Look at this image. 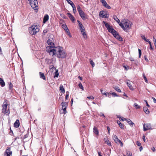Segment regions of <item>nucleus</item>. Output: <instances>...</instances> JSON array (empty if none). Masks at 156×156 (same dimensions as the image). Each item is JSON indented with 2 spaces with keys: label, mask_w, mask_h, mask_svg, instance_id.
Here are the masks:
<instances>
[{
  "label": "nucleus",
  "mask_w": 156,
  "mask_h": 156,
  "mask_svg": "<svg viewBox=\"0 0 156 156\" xmlns=\"http://www.w3.org/2000/svg\"><path fill=\"white\" fill-rule=\"evenodd\" d=\"M142 139L144 140V142H145V140H145V136L144 135L143 137H142Z\"/></svg>",
  "instance_id": "obj_60"
},
{
  "label": "nucleus",
  "mask_w": 156,
  "mask_h": 156,
  "mask_svg": "<svg viewBox=\"0 0 156 156\" xmlns=\"http://www.w3.org/2000/svg\"><path fill=\"white\" fill-rule=\"evenodd\" d=\"M61 105H62V107H64V106L67 107L68 105V104L67 103H66V102H62L61 103Z\"/></svg>",
  "instance_id": "obj_39"
},
{
  "label": "nucleus",
  "mask_w": 156,
  "mask_h": 156,
  "mask_svg": "<svg viewBox=\"0 0 156 156\" xmlns=\"http://www.w3.org/2000/svg\"><path fill=\"white\" fill-rule=\"evenodd\" d=\"M109 17V15L107 12H105V13L103 16V18H108Z\"/></svg>",
  "instance_id": "obj_34"
},
{
  "label": "nucleus",
  "mask_w": 156,
  "mask_h": 156,
  "mask_svg": "<svg viewBox=\"0 0 156 156\" xmlns=\"http://www.w3.org/2000/svg\"><path fill=\"white\" fill-rule=\"evenodd\" d=\"M79 13L80 16L83 20H84L87 18L86 15L83 11L80 12Z\"/></svg>",
  "instance_id": "obj_13"
},
{
  "label": "nucleus",
  "mask_w": 156,
  "mask_h": 156,
  "mask_svg": "<svg viewBox=\"0 0 156 156\" xmlns=\"http://www.w3.org/2000/svg\"><path fill=\"white\" fill-rule=\"evenodd\" d=\"M14 126L15 128H18L20 126L19 121L18 119H17L15 121L14 124Z\"/></svg>",
  "instance_id": "obj_18"
},
{
  "label": "nucleus",
  "mask_w": 156,
  "mask_h": 156,
  "mask_svg": "<svg viewBox=\"0 0 156 156\" xmlns=\"http://www.w3.org/2000/svg\"><path fill=\"white\" fill-rule=\"evenodd\" d=\"M90 62L93 67L94 66H95L94 63V62H93V61L92 60H91V59H90Z\"/></svg>",
  "instance_id": "obj_38"
},
{
  "label": "nucleus",
  "mask_w": 156,
  "mask_h": 156,
  "mask_svg": "<svg viewBox=\"0 0 156 156\" xmlns=\"http://www.w3.org/2000/svg\"><path fill=\"white\" fill-rule=\"evenodd\" d=\"M136 144L138 146H140L141 145V144L138 141L136 142Z\"/></svg>",
  "instance_id": "obj_49"
},
{
  "label": "nucleus",
  "mask_w": 156,
  "mask_h": 156,
  "mask_svg": "<svg viewBox=\"0 0 156 156\" xmlns=\"http://www.w3.org/2000/svg\"><path fill=\"white\" fill-rule=\"evenodd\" d=\"M99 116H101V117L102 116L103 117H105V115H104V114L102 112H100V113Z\"/></svg>",
  "instance_id": "obj_50"
},
{
  "label": "nucleus",
  "mask_w": 156,
  "mask_h": 156,
  "mask_svg": "<svg viewBox=\"0 0 156 156\" xmlns=\"http://www.w3.org/2000/svg\"><path fill=\"white\" fill-rule=\"evenodd\" d=\"M56 51L57 52V56L58 58H64L66 57L67 54L62 48L60 46L56 47Z\"/></svg>",
  "instance_id": "obj_3"
},
{
  "label": "nucleus",
  "mask_w": 156,
  "mask_h": 156,
  "mask_svg": "<svg viewBox=\"0 0 156 156\" xmlns=\"http://www.w3.org/2000/svg\"><path fill=\"white\" fill-rule=\"evenodd\" d=\"M69 92L68 91H66L65 98L66 100H67L69 96Z\"/></svg>",
  "instance_id": "obj_42"
},
{
  "label": "nucleus",
  "mask_w": 156,
  "mask_h": 156,
  "mask_svg": "<svg viewBox=\"0 0 156 156\" xmlns=\"http://www.w3.org/2000/svg\"><path fill=\"white\" fill-rule=\"evenodd\" d=\"M40 77L41 78L46 80V78L45 76L44 73L41 72H39Z\"/></svg>",
  "instance_id": "obj_24"
},
{
  "label": "nucleus",
  "mask_w": 156,
  "mask_h": 156,
  "mask_svg": "<svg viewBox=\"0 0 156 156\" xmlns=\"http://www.w3.org/2000/svg\"><path fill=\"white\" fill-rule=\"evenodd\" d=\"M141 37L143 39H144V40L146 38V37H145V36L144 35H141Z\"/></svg>",
  "instance_id": "obj_57"
},
{
  "label": "nucleus",
  "mask_w": 156,
  "mask_h": 156,
  "mask_svg": "<svg viewBox=\"0 0 156 156\" xmlns=\"http://www.w3.org/2000/svg\"><path fill=\"white\" fill-rule=\"evenodd\" d=\"M144 130L145 131L151 129V125L150 123L144 124H143Z\"/></svg>",
  "instance_id": "obj_9"
},
{
  "label": "nucleus",
  "mask_w": 156,
  "mask_h": 156,
  "mask_svg": "<svg viewBox=\"0 0 156 156\" xmlns=\"http://www.w3.org/2000/svg\"><path fill=\"white\" fill-rule=\"evenodd\" d=\"M143 147L142 146H140V151H141L143 150Z\"/></svg>",
  "instance_id": "obj_62"
},
{
  "label": "nucleus",
  "mask_w": 156,
  "mask_h": 156,
  "mask_svg": "<svg viewBox=\"0 0 156 156\" xmlns=\"http://www.w3.org/2000/svg\"><path fill=\"white\" fill-rule=\"evenodd\" d=\"M93 132L97 135H98L99 134V131L97 128L94 126L93 128Z\"/></svg>",
  "instance_id": "obj_20"
},
{
  "label": "nucleus",
  "mask_w": 156,
  "mask_h": 156,
  "mask_svg": "<svg viewBox=\"0 0 156 156\" xmlns=\"http://www.w3.org/2000/svg\"><path fill=\"white\" fill-rule=\"evenodd\" d=\"M12 154L11 147H8L4 152V156H12Z\"/></svg>",
  "instance_id": "obj_8"
},
{
  "label": "nucleus",
  "mask_w": 156,
  "mask_h": 156,
  "mask_svg": "<svg viewBox=\"0 0 156 156\" xmlns=\"http://www.w3.org/2000/svg\"><path fill=\"white\" fill-rule=\"evenodd\" d=\"M125 121H126L129 124V125L131 126H134V124L133 123L132 121L129 119H127L126 118H124Z\"/></svg>",
  "instance_id": "obj_15"
},
{
  "label": "nucleus",
  "mask_w": 156,
  "mask_h": 156,
  "mask_svg": "<svg viewBox=\"0 0 156 156\" xmlns=\"http://www.w3.org/2000/svg\"><path fill=\"white\" fill-rule=\"evenodd\" d=\"M77 10L79 13L80 12L83 11V10H82L80 7L79 5H78L77 6Z\"/></svg>",
  "instance_id": "obj_35"
},
{
  "label": "nucleus",
  "mask_w": 156,
  "mask_h": 156,
  "mask_svg": "<svg viewBox=\"0 0 156 156\" xmlns=\"http://www.w3.org/2000/svg\"><path fill=\"white\" fill-rule=\"evenodd\" d=\"M62 27L64 29V30L70 36V37H71V36L70 35V33L69 30L68 28L67 27L66 25L65 24H63L62 25Z\"/></svg>",
  "instance_id": "obj_12"
},
{
  "label": "nucleus",
  "mask_w": 156,
  "mask_h": 156,
  "mask_svg": "<svg viewBox=\"0 0 156 156\" xmlns=\"http://www.w3.org/2000/svg\"><path fill=\"white\" fill-rule=\"evenodd\" d=\"M129 59L130 61H131L132 62L134 61V59L132 57H129Z\"/></svg>",
  "instance_id": "obj_51"
},
{
  "label": "nucleus",
  "mask_w": 156,
  "mask_h": 156,
  "mask_svg": "<svg viewBox=\"0 0 156 156\" xmlns=\"http://www.w3.org/2000/svg\"><path fill=\"white\" fill-rule=\"evenodd\" d=\"M126 83L130 90H134L133 88L131 85L130 82L129 80H128L127 82Z\"/></svg>",
  "instance_id": "obj_19"
},
{
  "label": "nucleus",
  "mask_w": 156,
  "mask_h": 156,
  "mask_svg": "<svg viewBox=\"0 0 156 156\" xmlns=\"http://www.w3.org/2000/svg\"><path fill=\"white\" fill-rule=\"evenodd\" d=\"M146 42H148L149 44V43H150V42H151L148 39H147V38H145V39L144 40Z\"/></svg>",
  "instance_id": "obj_58"
},
{
  "label": "nucleus",
  "mask_w": 156,
  "mask_h": 156,
  "mask_svg": "<svg viewBox=\"0 0 156 156\" xmlns=\"http://www.w3.org/2000/svg\"><path fill=\"white\" fill-rule=\"evenodd\" d=\"M59 88L60 90L61 91V92L63 93H64L65 92V89L62 85H60Z\"/></svg>",
  "instance_id": "obj_26"
},
{
  "label": "nucleus",
  "mask_w": 156,
  "mask_h": 156,
  "mask_svg": "<svg viewBox=\"0 0 156 156\" xmlns=\"http://www.w3.org/2000/svg\"><path fill=\"white\" fill-rule=\"evenodd\" d=\"M103 6L105 7L106 8L108 9L111 8V7L107 3L105 0H103L102 2H101Z\"/></svg>",
  "instance_id": "obj_14"
},
{
  "label": "nucleus",
  "mask_w": 156,
  "mask_h": 156,
  "mask_svg": "<svg viewBox=\"0 0 156 156\" xmlns=\"http://www.w3.org/2000/svg\"><path fill=\"white\" fill-rule=\"evenodd\" d=\"M55 73V75L54 76V77H57L58 76V74H59L58 70H56Z\"/></svg>",
  "instance_id": "obj_41"
},
{
  "label": "nucleus",
  "mask_w": 156,
  "mask_h": 156,
  "mask_svg": "<svg viewBox=\"0 0 156 156\" xmlns=\"http://www.w3.org/2000/svg\"><path fill=\"white\" fill-rule=\"evenodd\" d=\"M114 89L116 91L120 93L121 92V90L118 87H114Z\"/></svg>",
  "instance_id": "obj_30"
},
{
  "label": "nucleus",
  "mask_w": 156,
  "mask_h": 156,
  "mask_svg": "<svg viewBox=\"0 0 156 156\" xmlns=\"http://www.w3.org/2000/svg\"><path fill=\"white\" fill-rule=\"evenodd\" d=\"M98 154L99 156H102V155H101V152H99V151H98Z\"/></svg>",
  "instance_id": "obj_64"
},
{
  "label": "nucleus",
  "mask_w": 156,
  "mask_h": 156,
  "mask_svg": "<svg viewBox=\"0 0 156 156\" xmlns=\"http://www.w3.org/2000/svg\"><path fill=\"white\" fill-rule=\"evenodd\" d=\"M149 45H150V50H153L154 49V48L152 47L151 44V42H150Z\"/></svg>",
  "instance_id": "obj_47"
},
{
  "label": "nucleus",
  "mask_w": 156,
  "mask_h": 156,
  "mask_svg": "<svg viewBox=\"0 0 156 156\" xmlns=\"http://www.w3.org/2000/svg\"><path fill=\"white\" fill-rule=\"evenodd\" d=\"M77 22L78 23V25L79 26V27L80 30L81 32H83L85 31L84 28L83 26L81 23L78 20H77Z\"/></svg>",
  "instance_id": "obj_11"
},
{
  "label": "nucleus",
  "mask_w": 156,
  "mask_h": 156,
  "mask_svg": "<svg viewBox=\"0 0 156 156\" xmlns=\"http://www.w3.org/2000/svg\"><path fill=\"white\" fill-rule=\"evenodd\" d=\"M81 33H82L83 38L85 39H86L87 38V36L85 32V30L81 32Z\"/></svg>",
  "instance_id": "obj_28"
},
{
  "label": "nucleus",
  "mask_w": 156,
  "mask_h": 156,
  "mask_svg": "<svg viewBox=\"0 0 156 156\" xmlns=\"http://www.w3.org/2000/svg\"><path fill=\"white\" fill-rule=\"evenodd\" d=\"M78 86H79V87L80 89H81L82 90H84L83 87V86L82 85V84L81 83H80L79 84Z\"/></svg>",
  "instance_id": "obj_40"
},
{
  "label": "nucleus",
  "mask_w": 156,
  "mask_h": 156,
  "mask_svg": "<svg viewBox=\"0 0 156 156\" xmlns=\"http://www.w3.org/2000/svg\"><path fill=\"white\" fill-rule=\"evenodd\" d=\"M153 99V101L154 103H156V99L152 97Z\"/></svg>",
  "instance_id": "obj_61"
},
{
  "label": "nucleus",
  "mask_w": 156,
  "mask_h": 156,
  "mask_svg": "<svg viewBox=\"0 0 156 156\" xmlns=\"http://www.w3.org/2000/svg\"><path fill=\"white\" fill-rule=\"evenodd\" d=\"M100 90L101 93V94H102L105 95L106 96H107V94H109L108 93H107L106 92H103V90L101 89Z\"/></svg>",
  "instance_id": "obj_37"
},
{
  "label": "nucleus",
  "mask_w": 156,
  "mask_h": 156,
  "mask_svg": "<svg viewBox=\"0 0 156 156\" xmlns=\"http://www.w3.org/2000/svg\"><path fill=\"white\" fill-rule=\"evenodd\" d=\"M144 102H145V103H146V105L147 106V107H150V105H149L148 104V103H147V100H145L144 101Z\"/></svg>",
  "instance_id": "obj_53"
},
{
  "label": "nucleus",
  "mask_w": 156,
  "mask_h": 156,
  "mask_svg": "<svg viewBox=\"0 0 156 156\" xmlns=\"http://www.w3.org/2000/svg\"><path fill=\"white\" fill-rule=\"evenodd\" d=\"M120 144H121V146H123V143H122L120 141L119 142Z\"/></svg>",
  "instance_id": "obj_63"
},
{
  "label": "nucleus",
  "mask_w": 156,
  "mask_h": 156,
  "mask_svg": "<svg viewBox=\"0 0 156 156\" xmlns=\"http://www.w3.org/2000/svg\"><path fill=\"white\" fill-rule=\"evenodd\" d=\"M68 16L69 18H70V20L73 22L75 19L74 17L72 15V14L69 13L68 12L67 13Z\"/></svg>",
  "instance_id": "obj_16"
},
{
  "label": "nucleus",
  "mask_w": 156,
  "mask_h": 156,
  "mask_svg": "<svg viewBox=\"0 0 156 156\" xmlns=\"http://www.w3.org/2000/svg\"><path fill=\"white\" fill-rule=\"evenodd\" d=\"M124 118H123V117H121V118H120L119 120L120 121H124L125 120V119H124Z\"/></svg>",
  "instance_id": "obj_59"
},
{
  "label": "nucleus",
  "mask_w": 156,
  "mask_h": 156,
  "mask_svg": "<svg viewBox=\"0 0 156 156\" xmlns=\"http://www.w3.org/2000/svg\"><path fill=\"white\" fill-rule=\"evenodd\" d=\"M110 94H112L114 97H119V96L116 93L114 92H112L110 93Z\"/></svg>",
  "instance_id": "obj_43"
},
{
  "label": "nucleus",
  "mask_w": 156,
  "mask_h": 156,
  "mask_svg": "<svg viewBox=\"0 0 156 156\" xmlns=\"http://www.w3.org/2000/svg\"><path fill=\"white\" fill-rule=\"evenodd\" d=\"M126 154L128 156H132L131 153L130 152L128 151H126Z\"/></svg>",
  "instance_id": "obj_44"
},
{
  "label": "nucleus",
  "mask_w": 156,
  "mask_h": 156,
  "mask_svg": "<svg viewBox=\"0 0 156 156\" xmlns=\"http://www.w3.org/2000/svg\"><path fill=\"white\" fill-rule=\"evenodd\" d=\"M143 110L146 114H148L150 112L148 109L146 107H144L143 108Z\"/></svg>",
  "instance_id": "obj_25"
},
{
  "label": "nucleus",
  "mask_w": 156,
  "mask_h": 156,
  "mask_svg": "<svg viewBox=\"0 0 156 156\" xmlns=\"http://www.w3.org/2000/svg\"><path fill=\"white\" fill-rule=\"evenodd\" d=\"M138 51H139V57L140 58V57L141 55V53H142L140 49H138Z\"/></svg>",
  "instance_id": "obj_45"
},
{
  "label": "nucleus",
  "mask_w": 156,
  "mask_h": 156,
  "mask_svg": "<svg viewBox=\"0 0 156 156\" xmlns=\"http://www.w3.org/2000/svg\"><path fill=\"white\" fill-rule=\"evenodd\" d=\"M62 109L63 111V113L64 114H66V107L64 106L62 107Z\"/></svg>",
  "instance_id": "obj_33"
},
{
  "label": "nucleus",
  "mask_w": 156,
  "mask_h": 156,
  "mask_svg": "<svg viewBox=\"0 0 156 156\" xmlns=\"http://www.w3.org/2000/svg\"><path fill=\"white\" fill-rule=\"evenodd\" d=\"M153 41L154 43V45H156V40L155 38H154V37H153Z\"/></svg>",
  "instance_id": "obj_56"
},
{
  "label": "nucleus",
  "mask_w": 156,
  "mask_h": 156,
  "mask_svg": "<svg viewBox=\"0 0 156 156\" xmlns=\"http://www.w3.org/2000/svg\"><path fill=\"white\" fill-rule=\"evenodd\" d=\"M29 33L31 34L35 35L39 31L38 27L37 25H33L29 28Z\"/></svg>",
  "instance_id": "obj_6"
},
{
  "label": "nucleus",
  "mask_w": 156,
  "mask_h": 156,
  "mask_svg": "<svg viewBox=\"0 0 156 156\" xmlns=\"http://www.w3.org/2000/svg\"><path fill=\"white\" fill-rule=\"evenodd\" d=\"M123 67L125 69L127 70L128 69L129 67L127 66H123Z\"/></svg>",
  "instance_id": "obj_54"
},
{
  "label": "nucleus",
  "mask_w": 156,
  "mask_h": 156,
  "mask_svg": "<svg viewBox=\"0 0 156 156\" xmlns=\"http://www.w3.org/2000/svg\"><path fill=\"white\" fill-rule=\"evenodd\" d=\"M49 19V16L47 14H46L44 16V18H43V22L44 23H45Z\"/></svg>",
  "instance_id": "obj_17"
},
{
  "label": "nucleus",
  "mask_w": 156,
  "mask_h": 156,
  "mask_svg": "<svg viewBox=\"0 0 156 156\" xmlns=\"http://www.w3.org/2000/svg\"><path fill=\"white\" fill-rule=\"evenodd\" d=\"M105 12L103 11H101L99 13V16L100 17L103 18V16L104 15Z\"/></svg>",
  "instance_id": "obj_27"
},
{
  "label": "nucleus",
  "mask_w": 156,
  "mask_h": 156,
  "mask_svg": "<svg viewBox=\"0 0 156 156\" xmlns=\"http://www.w3.org/2000/svg\"><path fill=\"white\" fill-rule=\"evenodd\" d=\"M54 41L53 38L50 39L49 38L47 41V42L49 46L48 47L54 48V44L53 42Z\"/></svg>",
  "instance_id": "obj_10"
},
{
  "label": "nucleus",
  "mask_w": 156,
  "mask_h": 156,
  "mask_svg": "<svg viewBox=\"0 0 156 156\" xmlns=\"http://www.w3.org/2000/svg\"><path fill=\"white\" fill-rule=\"evenodd\" d=\"M134 107L136 109H139L140 108V106L138 105L136 103H135L133 105Z\"/></svg>",
  "instance_id": "obj_36"
},
{
  "label": "nucleus",
  "mask_w": 156,
  "mask_h": 156,
  "mask_svg": "<svg viewBox=\"0 0 156 156\" xmlns=\"http://www.w3.org/2000/svg\"><path fill=\"white\" fill-rule=\"evenodd\" d=\"M71 6L72 7L73 9V12L74 13H75L76 12V10L75 6V5H71Z\"/></svg>",
  "instance_id": "obj_32"
},
{
  "label": "nucleus",
  "mask_w": 156,
  "mask_h": 156,
  "mask_svg": "<svg viewBox=\"0 0 156 156\" xmlns=\"http://www.w3.org/2000/svg\"><path fill=\"white\" fill-rule=\"evenodd\" d=\"M120 127L122 129H123L124 127V125L123 124H122V123H121L119 125Z\"/></svg>",
  "instance_id": "obj_46"
},
{
  "label": "nucleus",
  "mask_w": 156,
  "mask_h": 156,
  "mask_svg": "<svg viewBox=\"0 0 156 156\" xmlns=\"http://www.w3.org/2000/svg\"><path fill=\"white\" fill-rule=\"evenodd\" d=\"M144 80L145 81V82L147 83L148 82V81L147 80V78L145 76H144Z\"/></svg>",
  "instance_id": "obj_52"
},
{
  "label": "nucleus",
  "mask_w": 156,
  "mask_h": 156,
  "mask_svg": "<svg viewBox=\"0 0 156 156\" xmlns=\"http://www.w3.org/2000/svg\"><path fill=\"white\" fill-rule=\"evenodd\" d=\"M30 4L31 7L35 10L36 12H37L38 10V3L37 0H29Z\"/></svg>",
  "instance_id": "obj_5"
},
{
  "label": "nucleus",
  "mask_w": 156,
  "mask_h": 156,
  "mask_svg": "<svg viewBox=\"0 0 156 156\" xmlns=\"http://www.w3.org/2000/svg\"><path fill=\"white\" fill-rule=\"evenodd\" d=\"M113 18L114 19L119 25V24L121 23L119 19L115 15H114L113 16Z\"/></svg>",
  "instance_id": "obj_23"
},
{
  "label": "nucleus",
  "mask_w": 156,
  "mask_h": 156,
  "mask_svg": "<svg viewBox=\"0 0 156 156\" xmlns=\"http://www.w3.org/2000/svg\"><path fill=\"white\" fill-rule=\"evenodd\" d=\"M52 61L51 59L46 58L45 59V62L48 64H51Z\"/></svg>",
  "instance_id": "obj_29"
},
{
  "label": "nucleus",
  "mask_w": 156,
  "mask_h": 156,
  "mask_svg": "<svg viewBox=\"0 0 156 156\" xmlns=\"http://www.w3.org/2000/svg\"><path fill=\"white\" fill-rule=\"evenodd\" d=\"M47 52L49 53V54L53 56L57 54V52L56 51V47L55 48L51 47H47Z\"/></svg>",
  "instance_id": "obj_7"
},
{
  "label": "nucleus",
  "mask_w": 156,
  "mask_h": 156,
  "mask_svg": "<svg viewBox=\"0 0 156 156\" xmlns=\"http://www.w3.org/2000/svg\"><path fill=\"white\" fill-rule=\"evenodd\" d=\"M87 98L89 99H94V98L93 96H88L87 97Z\"/></svg>",
  "instance_id": "obj_55"
},
{
  "label": "nucleus",
  "mask_w": 156,
  "mask_h": 156,
  "mask_svg": "<svg viewBox=\"0 0 156 156\" xmlns=\"http://www.w3.org/2000/svg\"><path fill=\"white\" fill-rule=\"evenodd\" d=\"M103 23L105 25L108 31L111 33L119 41H122V38L120 36L118 33L114 29L112 26H110L108 23L105 22V21H103Z\"/></svg>",
  "instance_id": "obj_1"
},
{
  "label": "nucleus",
  "mask_w": 156,
  "mask_h": 156,
  "mask_svg": "<svg viewBox=\"0 0 156 156\" xmlns=\"http://www.w3.org/2000/svg\"><path fill=\"white\" fill-rule=\"evenodd\" d=\"M122 22L123 23H120L119 25L124 30L126 29H129L132 25V22L127 19H123Z\"/></svg>",
  "instance_id": "obj_2"
},
{
  "label": "nucleus",
  "mask_w": 156,
  "mask_h": 156,
  "mask_svg": "<svg viewBox=\"0 0 156 156\" xmlns=\"http://www.w3.org/2000/svg\"><path fill=\"white\" fill-rule=\"evenodd\" d=\"M113 137L115 142L116 143L119 142L120 141V140L119 139L117 136L116 135H113Z\"/></svg>",
  "instance_id": "obj_21"
},
{
  "label": "nucleus",
  "mask_w": 156,
  "mask_h": 156,
  "mask_svg": "<svg viewBox=\"0 0 156 156\" xmlns=\"http://www.w3.org/2000/svg\"><path fill=\"white\" fill-rule=\"evenodd\" d=\"M133 63L135 65H137V64L138 62L136 60H135L133 62Z\"/></svg>",
  "instance_id": "obj_48"
},
{
  "label": "nucleus",
  "mask_w": 156,
  "mask_h": 156,
  "mask_svg": "<svg viewBox=\"0 0 156 156\" xmlns=\"http://www.w3.org/2000/svg\"><path fill=\"white\" fill-rule=\"evenodd\" d=\"M13 87V84L11 82H10L9 84V90H12V89Z\"/></svg>",
  "instance_id": "obj_31"
},
{
  "label": "nucleus",
  "mask_w": 156,
  "mask_h": 156,
  "mask_svg": "<svg viewBox=\"0 0 156 156\" xmlns=\"http://www.w3.org/2000/svg\"><path fill=\"white\" fill-rule=\"evenodd\" d=\"M0 84L1 86L2 87H4L5 86V83L4 82L3 79L1 78H0Z\"/></svg>",
  "instance_id": "obj_22"
},
{
  "label": "nucleus",
  "mask_w": 156,
  "mask_h": 156,
  "mask_svg": "<svg viewBox=\"0 0 156 156\" xmlns=\"http://www.w3.org/2000/svg\"><path fill=\"white\" fill-rule=\"evenodd\" d=\"M8 101L5 100L3 104L2 105V112L4 114L9 115L10 113V111L9 108H7Z\"/></svg>",
  "instance_id": "obj_4"
}]
</instances>
